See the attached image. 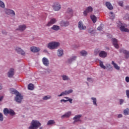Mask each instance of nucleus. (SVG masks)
<instances>
[{
    "label": "nucleus",
    "instance_id": "1a4fd4ad",
    "mask_svg": "<svg viewBox=\"0 0 129 129\" xmlns=\"http://www.w3.org/2000/svg\"><path fill=\"white\" fill-rule=\"evenodd\" d=\"M93 8L91 6H89V7H87V8L86 9V10H85L84 12V15L85 16H87L88 15V13H92L93 12Z\"/></svg>",
    "mask_w": 129,
    "mask_h": 129
},
{
    "label": "nucleus",
    "instance_id": "423d86ee",
    "mask_svg": "<svg viewBox=\"0 0 129 129\" xmlns=\"http://www.w3.org/2000/svg\"><path fill=\"white\" fill-rule=\"evenodd\" d=\"M4 11L8 15H11L12 17H14L15 16V12L14 10L9 9H5Z\"/></svg>",
    "mask_w": 129,
    "mask_h": 129
},
{
    "label": "nucleus",
    "instance_id": "f8f14e48",
    "mask_svg": "<svg viewBox=\"0 0 129 129\" xmlns=\"http://www.w3.org/2000/svg\"><path fill=\"white\" fill-rule=\"evenodd\" d=\"M16 51L18 53L21 54L23 56H25V52L22 49H21L20 47H17L16 48Z\"/></svg>",
    "mask_w": 129,
    "mask_h": 129
},
{
    "label": "nucleus",
    "instance_id": "72a5a7b5",
    "mask_svg": "<svg viewBox=\"0 0 129 129\" xmlns=\"http://www.w3.org/2000/svg\"><path fill=\"white\" fill-rule=\"evenodd\" d=\"M129 114V109L127 108V109H125L124 110V115H127Z\"/></svg>",
    "mask_w": 129,
    "mask_h": 129
},
{
    "label": "nucleus",
    "instance_id": "412c9836",
    "mask_svg": "<svg viewBox=\"0 0 129 129\" xmlns=\"http://www.w3.org/2000/svg\"><path fill=\"white\" fill-rule=\"evenodd\" d=\"M31 51L33 52H37L40 51V49L37 47L32 46L30 48Z\"/></svg>",
    "mask_w": 129,
    "mask_h": 129
},
{
    "label": "nucleus",
    "instance_id": "3c124183",
    "mask_svg": "<svg viewBox=\"0 0 129 129\" xmlns=\"http://www.w3.org/2000/svg\"><path fill=\"white\" fill-rule=\"evenodd\" d=\"M68 101H69L70 102V103H72V101H73V100H72V99H69L68 100Z\"/></svg>",
    "mask_w": 129,
    "mask_h": 129
},
{
    "label": "nucleus",
    "instance_id": "c756f323",
    "mask_svg": "<svg viewBox=\"0 0 129 129\" xmlns=\"http://www.w3.org/2000/svg\"><path fill=\"white\" fill-rule=\"evenodd\" d=\"M28 88L29 90H33L34 89V85L32 83H30L28 86Z\"/></svg>",
    "mask_w": 129,
    "mask_h": 129
},
{
    "label": "nucleus",
    "instance_id": "20e7f679",
    "mask_svg": "<svg viewBox=\"0 0 129 129\" xmlns=\"http://www.w3.org/2000/svg\"><path fill=\"white\" fill-rule=\"evenodd\" d=\"M117 26L118 27L120 28V30L122 32H129V29L125 28L124 26H123V24L121 22L119 21L118 22V25H117Z\"/></svg>",
    "mask_w": 129,
    "mask_h": 129
},
{
    "label": "nucleus",
    "instance_id": "13d9d810",
    "mask_svg": "<svg viewBox=\"0 0 129 129\" xmlns=\"http://www.w3.org/2000/svg\"><path fill=\"white\" fill-rule=\"evenodd\" d=\"M65 98L69 100V98H68V97H65Z\"/></svg>",
    "mask_w": 129,
    "mask_h": 129
},
{
    "label": "nucleus",
    "instance_id": "37998d69",
    "mask_svg": "<svg viewBox=\"0 0 129 129\" xmlns=\"http://www.w3.org/2000/svg\"><path fill=\"white\" fill-rule=\"evenodd\" d=\"M126 95L127 96V98H129V90H126Z\"/></svg>",
    "mask_w": 129,
    "mask_h": 129
},
{
    "label": "nucleus",
    "instance_id": "4d7b16f0",
    "mask_svg": "<svg viewBox=\"0 0 129 129\" xmlns=\"http://www.w3.org/2000/svg\"><path fill=\"white\" fill-rule=\"evenodd\" d=\"M2 89V86L1 85H0V90Z\"/></svg>",
    "mask_w": 129,
    "mask_h": 129
},
{
    "label": "nucleus",
    "instance_id": "864d4df0",
    "mask_svg": "<svg viewBox=\"0 0 129 129\" xmlns=\"http://www.w3.org/2000/svg\"><path fill=\"white\" fill-rule=\"evenodd\" d=\"M61 102H68V100H61Z\"/></svg>",
    "mask_w": 129,
    "mask_h": 129
},
{
    "label": "nucleus",
    "instance_id": "a211bd4d",
    "mask_svg": "<svg viewBox=\"0 0 129 129\" xmlns=\"http://www.w3.org/2000/svg\"><path fill=\"white\" fill-rule=\"evenodd\" d=\"M106 7H107V8L109 9V10H112L113 9V7L111 4L109 2H106Z\"/></svg>",
    "mask_w": 129,
    "mask_h": 129
},
{
    "label": "nucleus",
    "instance_id": "f704fd0d",
    "mask_svg": "<svg viewBox=\"0 0 129 129\" xmlns=\"http://www.w3.org/2000/svg\"><path fill=\"white\" fill-rule=\"evenodd\" d=\"M81 54L82 56H86L87 54V52L85 50H82L81 51Z\"/></svg>",
    "mask_w": 129,
    "mask_h": 129
},
{
    "label": "nucleus",
    "instance_id": "a878e982",
    "mask_svg": "<svg viewBox=\"0 0 129 129\" xmlns=\"http://www.w3.org/2000/svg\"><path fill=\"white\" fill-rule=\"evenodd\" d=\"M91 19H92L94 23H95L97 22V18L95 15H91Z\"/></svg>",
    "mask_w": 129,
    "mask_h": 129
},
{
    "label": "nucleus",
    "instance_id": "de8ad7c7",
    "mask_svg": "<svg viewBox=\"0 0 129 129\" xmlns=\"http://www.w3.org/2000/svg\"><path fill=\"white\" fill-rule=\"evenodd\" d=\"M123 102H124V100H122V99H120V105H121V104H122V103H123Z\"/></svg>",
    "mask_w": 129,
    "mask_h": 129
},
{
    "label": "nucleus",
    "instance_id": "9b49d317",
    "mask_svg": "<svg viewBox=\"0 0 129 129\" xmlns=\"http://www.w3.org/2000/svg\"><path fill=\"white\" fill-rule=\"evenodd\" d=\"M120 53H124V54H125V57H126V58H128V57H129V51L122 48V49H120Z\"/></svg>",
    "mask_w": 129,
    "mask_h": 129
},
{
    "label": "nucleus",
    "instance_id": "a19ab883",
    "mask_svg": "<svg viewBox=\"0 0 129 129\" xmlns=\"http://www.w3.org/2000/svg\"><path fill=\"white\" fill-rule=\"evenodd\" d=\"M4 120L3 115L2 113H0V121H3Z\"/></svg>",
    "mask_w": 129,
    "mask_h": 129
},
{
    "label": "nucleus",
    "instance_id": "a18cd8bd",
    "mask_svg": "<svg viewBox=\"0 0 129 129\" xmlns=\"http://www.w3.org/2000/svg\"><path fill=\"white\" fill-rule=\"evenodd\" d=\"M97 29H98V30H99V31L102 30L103 29V27H102V26L101 25V26H99V27H98Z\"/></svg>",
    "mask_w": 129,
    "mask_h": 129
},
{
    "label": "nucleus",
    "instance_id": "aec40b11",
    "mask_svg": "<svg viewBox=\"0 0 129 129\" xmlns=\"http://www.w3.org/2000/svg\"><path fill=\"white\" fill-rule=\"evenodd\" d=\"M14 75V69L11 68L10 71L8 72V77L9 78H12Z\"/></svg>",
    "mask_w": 129,
    "mask_h": 129
},
{
    "label": "nucleus",
    "instance_id": "8fccbe9b",
    "mask_svg": "<svg viewBox=\"0 0 129 129\" xmlns=\"http://www.w3.org/2000/svg\"><path fill=\"white\" fill-rule=\"evenodd\" d=\"M2 33H3L4 35H7V32L5 31V30H3V31H2Z\"/></svg>",
    "mask_w": 129,
    "mask_h": 129
},
{
    "label": "nucleus",
    "instance_id": "5701e85b",
    "mask_svg": "<svg viewBox=\"0 0 129 129\" xmlns=\"http://www.w3.org/2000/svg\"><path fill=\"white\" fill-rule=\"evenodd\" d=\"M51 29L55 31H57L60 29V27L59 26L56 25H54L52 27H51Z\"/></svg>",
    "mask_w": 129,
    "mask_h": 129
},
{
    "label": "nucleus",
    "instance_id": "c9c22d12",
    "mask_svg": "<svg viewBox=\"0 0 129 129\" xmlns=\"http://www.w3.org/2000/svg\"><path fill=\"white\" fill-rule=\"evenodd\" d=\"M106 67H107V68L109 69V70H112V67L110 63H107L106 64Z\"/></svg>",
    "mask_w": 129,
    "mask_h": 129
},
{
    "label": "nucleus",
    "instance_id": "f257e3e1",
    "mask_svg": "<svg viewBox=\"0 0 129 129\" xmlns=\"http://www.w3.org/2000/svg\"><path fill=\"white\" fill-rule=\"evenodd\" d=\"M10 91L11 93L16 95L15 101L19 103H21L23 99V96H22L20 93H18V91L14 90V89H11Z\"/></svg>",
    "mask_w": 129,
    "mask_h": 129
},
{
    "label": "nucleus",
    "instance_id": "49530a36",
    "mask_svg": "<svg viewBox=\"0 0 129 129\" xmlns=\"http://www.w3.org/2000/svg\"><path fill=\"white\" fill-rule=\"evenodd\" d=\"M125 80H126V82L128 83L129 82V77L127 76L126 78H125Z\"/></svg>",
    "mask_w": 129,
    "mask_h": 129
},
{
    "label": "nucleus",
    "instance_id": "e433bc0d",
    "mask_svg": "<svg viewBox=\"0 0 129 129\" xmlns=\"http://www.w3.org/2000/svg\"><path fill=\"white\" fill-rule=\"evenodd\" d=\"M51 98V96H45L43 97V99L44 100H47L48 99H50Z\"/></svg>",
    "mask_w": 129,
    "mask_h": 129
},
{
    "label": "nucleus",
    "instance_id": "09e8293b",
    "mask_svg": "<svg viewBox=\"0 0 129 129\" xmlns=\"http://www.w3.org/2000/svg\"><path fill=\"white\" fill-rule=\"evenodd\" d=\"M122 117V115L121 114H119V115H118V118H120Z\"/></svg>",
    "mask_w": 129,
    "mask_h": 129
},
{
    "label": "nucleus",
    "instance_id": "cd10ccee",
    "mask_svg": "<svg viewBox=\"0 0 129 129\" xmlns=\"http://www.w3.org/2000/svg\"><path fill=\"white\" fill-rule=\"evenodd\" d=\"M63 50L58 49L57 52V55L58 56H61L63 55Z\"/></svg>",
    "mask_w": 129,
    "mask_h": 129
},
{
    "label": "nucleus",
    "instance_id": "58836bf2",
    "mask_svg": "<svg viewBox=\"0 0 129 129\" xmlns=\"http://www.w3.org/2000/svg\"><path fill=\"white\" fill-rule=\"evenodd\" d=\"M68 13L70 14L71 15L73 14V10L71 8H68Z\"/></svg>",
    "mask_w": 129,
    "mask_h": 129
},
{
    "label": "nucleus",
    "instance_id": "c03bdc74",
    "mask_svg": "<svg viewBox=\"0 0 129 129\" xmlns=\"http://www.w3.org/2000/svg\"><path fill=\"white\" fill-rule=\"evenodd\" d=\"M110 17L114 18L115 16L113 12H110Z\"/></svg>",
    "mask_w": 129,
    "mask_h": 129
},
{
    "label": "nucleus",
    "instance_id": "0eeeda50",
    "mask_svg": "<svg viewBox=\"0 0 129 129\" xmlns=\"http://www.w3.org/2000/svg\"><path fill=\"white\" fill-rule=\"evenodd\" d=\"M52 8L55 11H58L61 9V5L57 2H55L52 5Z\"/></svg>",
    "mask_w": 129,
    "mask_h": 129
},
{
    "label": "nucleus",
    "instance_id": "79ce46f5",
    "mask_svg": "<svg viewBox=\"0 0 129 129\" xmlns=\"http://www.w3.org/2000/svg\"><path fill=\"white\" fill-rule=\"evenodd\" d=\"M118 4H119L120 7H123V2L122 1H120L118 3Z\"/></svg>",
    "mask_w": 129,
    "mask_h": 129
},
{
    "label": "nucleus",
    "instance_id": "bb28decb",
    "mask_svg": "<svg viewBox=\"0 0 129 129\" xmlns=\"http://www.w3.org/2000/svg\"><path fill=\"white\" fill-rule=\"evenodd\" d=\"M77 56H74L72 57L71 58L69 59L68 61L69 63H71L72 61L76 60Z\"/></svg>",
    "mask_w": 129,
    "mask_h": 129
},
{
    "label": "nucleus",
    "instance_id": "dca6fc26",
    "mask_svg": "<svg viewBox=\"0 0 129 129\" xmlns=\"http://www.w3.org/2000/svg\"><path fill=\"white\" fill-rule=\"evenodd\" d=\"M57 22V20L55 18H52L50 20V21L48 23L47 26H50L53 24H54Z\"/></svg>",
    "mask_w": 129,
    "mask_h": 129
},
{
    "label": "nucleus",
    "instance_id": "393cba45",
    "mask_svg": "<svg viewBox=\"0 0 129 129\" xmlns=\"http://www.w3.org/2000/svg\"><path fill=\"white\" fill-rule=\"evenodd\" d=\"M71 115V112H68V113H66V114H64V115H62V116H61V118H64L65 117H69Z\"/></svg>",
    "mask_w": 129,
    "mask_h": 129
},
{
    "label": "nucleus",
    "instance_id": "052dcab7",
    "mask_svg": "<svg viewBox=\"0 0 129 129\" xmlns=\"http://www.w3.org/2000/svg\"><path fill=\"white\" fill-rule=\"evenodd\" d=\"M129 18V17L128 16V18Z\"/></svg>",
    "mask_w": 129,
    "mask_h": 129
},
{
    "label": "nucleus",
    "instance_id": "f3484780",
    "mask_svg": "<svg viewBox=\"0 0 129 129\" xmlns=\"http://www.w3.org/2000/svg\"><path fill=\"white\" fill-rule=\"evenodd\" d=\"M69 24V22L68 21H62L60 23V25L61 27H67Z\"/></svg>",
    "mask_w": 129,
    "mask_h": 129
},
{
    "label": "nucleus",
    "instance_id": "7ed1b4c3",
    "mask_svg": "<svg viewBox=\"0 0 129 129\" xmlns=\"http://www.w3.org/2000/svg\"><path fill=\"white\" fill-rule=\"evenodd\" d=\"M60 43L58 42L52 41L48 43L47 47L51 50L55 49L59 46Z\"/></svg>",
    "mask_w": 129,
    "mask_h": 129
},
{
    "label": "nucleus",
    "instance_id": "6ab92c4d",
    "mask_svg": "<svg viewBox=\"0 0 129 129\" xmlns=\"http://www.w3.org/2000/svg\"><path fill=\"white\" fill-rule=\"evenodd\" d=\"M42 62H43L44 66H45L46 67L48 66V65H49V60L46 57H44L42 58Z\"/></svg>",
    "mask_w": 129,
    "mask_h": 129
},
{
    "label": "nucleus",
    "instance_id": "bf43d9fd",
    "mask_svg": "<svg viewBox=\"0 0 129 129\" xmlns=\"http://www.w3.org/2000/svg\"><path fill=\"white\" fill-rule=\"evenodd\" d=\"M40 129H42V127H41Z\"/></svg>",
    "mask_w": 129,
    "mask_h": 129
},
{
    "label": "nucleus",
    "instance_id": "5fc2aeb1",
    "mask_svg": "<svg viewBox=\"0 0 129 129\" xmlns=\"http://www.w3.org/2000/svg\"><path fill=\"white\" fill-rule=\"evenodd\" d=\"M88 81L90 82L92 81V78H88L87 79Z\"/></svg>",
    "mask_w": 129,
    "mask_h": 129
},
{
    "label": "nucleus",
    "instance_id": "9d476101",
    "mask_svg": "<svg viewBox=\"0 0 129 129\" xmlns=\"http://www.w3.org/2000/svg\"><path fill=\"white\" fill-rule=\"evenodd\" d=\"M112 43H113V45H114V47H115L116 49H118L119 48V46L117 43V40L116 38H112Z\"/></svg>",
    "mask_w": 129,
    "mask_h": 129
},
{
    "label": "nucleus",
    "instance_id": "7c9ffc66",
    "mask_svg": "<svg viewBox=\"0 0 129 129\" xmlns=\"http://www.w3.org/2000/svg\"><path fill=\"white\" fill-rule=\"evenodd\" d=\"M55 123V121L54 120H49L47 122V125H50L51 124H53Z\"/></svg>",
    "mask_w": 129,
    "mask_h": 129
},
{
    "label": "nucleus",
    "instance_id": "ea45409f",
    "mask_svg": "<svg viewBox=\"0 0 129 129\" xmlns=\"http://www.w3.org/2000/svg\"><path fill=\"white\" fill-rule=\"evenodd\" d=\"M92 99L93 100V104L94 105H97V101H96V98H92Z\"/></svg>",
    "mask_w": 129,
    "mask_h": 129
},
{
    "label": "nucleus",
    "instance_id": "4c0bfd02",
    "mask_svg": "<svg viewBox=\"0 0 129 129\" xmlns=\"http://www.w3.org/2000/svg\"><path fill=\"white\" fill-rule=\"evenodd\" d=\"M0 7H1L2 8H5V4L4 3V2H3L1 0H0Z\"/></svg>",
    "mask_w": 129,
    "mask_h": 129
},
{
    "label": "nucleus",
    "instance_id": "c85d7f7f",
    "mask_svg": "<svg viewBox=\"0 0 129 129\" xmlns=\"http://www.w3.org/2000/svg\"><path fill=\"white\" fill-rule=\"evenodd\" d=\"M62 80L63 81L70 80V78L67 75H63L62 76Z\"/></svg>",
    "mask_w": 129,
    "mask_h": 129
},
{
    "label": "nucleus",
    "instance_id": "ddd939ff",
    "mask_svg": "<svg viewBox=\"0 0 129 129\" xmlns=\"http://www.w3.org/2000/svg\"><path fill=\"white\" fill-rule=\"evenodd\" d=\"M73 92V90H69V91H65V92H62V93H61L60 95H58V97H61L62 96L69 95L70 93H72Z\"/></svg>",
    "mask_w": 129,
    "mask_h": 129
},
{
    "label": "nucleus",
    "instance_id": "2eb2a0df",
    "mask_svg": "<svg viewBox=\"0 0 129 129\" xmlns=\"http://www.w3.org/2000/svg\"><path fill=\"white\" fill-rule=\"evenodd\" d=\"M99 56L101 58H105L107 56V53L105 51H101L99 53Z\"/></svg>",
    "mask_w": 129,
    "mask_h": 129
},
{
    "label": "nucleus",
    "instance_id": "f03ea898",
    "mask_svg": "<svg viewBox=\"0 0 129 129\" xmlns=\"http://www.w3.org/2000/svg\"><path fill=\"white\" fill-rule=\"evenodd\" d=\"M40 126L41 123H40L39 121H37V120H33L29 129H38Z\"/></svg>",
    "mask_w": 129,
    "mask_h": 129
},
{
    "label": "nucleus",
    "instance_id": "39448f33",
    "mask_svg": "<svg viewBox=\"0 0 129 129\" xmlns=\"http://www.w3.org/2000/svg\"><path fill=\"white\" fill-rule=\"evenodd\" d=\"M4 113L5 115H7L8 114H9L11 116L15 115V113L13 110H12L11 109H9L7 108L4 109Z\"/></svg>",
    "mask_w": 129,
    "mask_h": 129
},
{
    "label": "nucleus",
    "instance_id": "b1692460",
    "mask_svg": "<svg viewBox=\"0 0 129 129\" xmlns=\"http://www.w3.org/2000/svg\"><path fill=\"white\" fill-rule=\"evenodd\" d=\"M112 65H113L115 69L117 70H120V67L118 66L117 63H115L114 61H112Z\"/></svg>",
    "mask_w": 129,
    "mask_h": 129
},
{
    "label": "nucleus",
    "instance_id": "4be33fe9",
    "mask_svg": "<svg viewBox=\"0 0 129 129\" xmlns=\"http://www.w3.org/2000/svg\"><path fill=\"white\" fill-rule=\"evenodd\" d=\"M82 116V115H77L75 117H74L73 119L75 120L74 122H78L79 121H80V118Z\"/></svg>",
    "mask_w": 129,
    "mask_h": 129
},
{
    "label": "nucleus",
    "instance_id": "6e6d98bb",
    "mask_svg": "<svg viewBox=\"0 0 129 129\" xmlns=\"http://www.w3.org/2000/svg\"><path fill=\"white\" fill-rule=\"evenodd\" d=\"M3 97H0V101L2 100Z\"/></svg>",
    "mask_w": 129,
    "mask_h": 129
},
{
    "label": "nucleus",
    "instance_id": "6e6552de",
    "mask_svg": "<svg viewBox=\"0 0 129 129\" xmlns=\"http://www.w3.org/2000/svg\"><path fill=\"white\" fill-rule=\"evenodd\" d=\"M78 28L80 30H85L87 29V27L84 25L82 21H80L78 24Z\"/></svg>",
    "mask_w": 129,
    "mask_h": 129
},
{
    "label": "nucleus",
    "instance_id": "473e14b6",
    "mask_svg": "<svg viewBox=\"0 0 129 129\" xmlns=\"http://www.w3.org/2000/svg\"><path fill=\"white\" fill-rule=\"evenodd\" d=\"M100 66L104 70H105L106 68V66L103 64V62L102 61H100Z\"/></svg>",
    "mask_w": 129,
    "mask_h": 129
},
{
    "label": "nucleus",
    "instance_id": "2f4dec72",
    "mask_svg": "<svg viewBox=\"0 0 129 129\" xmlns=\"http://www.w3.org/2000/svg\"><path fill=\"white\" fill-rule=\"evenodd\" d=\"M100 66L104 70H105L106 68V66L103 64V62L102 61H100Z\"/></svg>",
    "mask_w": 129,
    "mask_h": 129
},
{
    "label": "nucleus",
    "instance_id": "4468645a",
    "mask_svg": "<svg viewBox=\"0 0 129 129\" xmlns=\"http://www.w3.org/2000/svg\"><path fill=\"white\" fill-rule=\"evenodd\" d=\"M27 28L26 25L25 24L20 25L19 26V28L17 29V30H19L21 32H23Z\"/></svg>",
    "mask_w": 129,
    "mask_h": 129
},
{
    "label": "nucleus",
    "instance_id": "603ef678",
    "mask_svg": "<svg viewBox=\"0 0 129 129\" xmlns=\"http://www.w3.org/2000/svg\"><path fill=\"white\" fill-rule=\"evenodd\" d=\"M125 10H129V6H126L125 7Z\"/></svg>",
    "mask_w": 129,
    "mask_h": 129
}]
</instances>
